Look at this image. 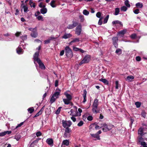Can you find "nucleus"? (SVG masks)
Here are the masks:
<instances>
[{
    "instance_id": "15",
    "label": "nucleus",
    "mask_w": 147,
    "mask_h": 147,
    "mask_svg": "<svg viewBox=\"0 0 147 147\" xmlns=\"http://www.w3.org/2000/svg\"><path fill=\"white\" fill-rule=\"evenodd\" d=\"M64 94L65 96L66 99H69V100H71L72 99V97L71 95L68 93L67 92L64 93Z\"/></svg>"
},
{
    "instance_id": "32",
    "label": "nucleus",
    "mask_w": 147,
    "mask_h": 147,
    "mask_svg": "<svg viewBox=\"0 0 147 147\" xmlns=\"http://www.w3.org/2000/svg\"><path fill=\"white\" fill-rule=\"evenodd\" d=\"M29 5L31 7H33L34 8L35 7L36 5L31 0L29 1Z\"/></svg>"
},
{
    "instance_id": "12",
    "label": "nucleus",
    "mask_w": 147,
    "mask_h": 147,
    "mask_svg": "<svg viewBox=\"0 0 147 147\" xmlns=\"http://www.w3.org/2000/svg\"><path fill=\"white\" fill-rule=\"evenodd\" d=\"M46 142L49 145L52 146L53 145V140L52 138H48L46 141Z\"/></svg>"
},
{
    "instance_id": "23",
    "label": "nucleus",
    "mask_w": 147,
    "mask_h": 147,
    "mask_svg": "<svg viewBox=\"0 0 147 147\" xmlns=\"http://www.w3.org/2000/svg\"><path fill=\"white\" fill-rule=\"evenodd\" d=\"M95 123L91 124L89 126V129L90 131H92V130H94L95 124Z\"/></svg>"
},
{
    "instance_id": "21",
    "label": "nucleus",
    "mask_w": 147,
    "mask_h": 147,
    "mask_svg": "<svg viewBox=\"0 0 147 147\" xmlns=\"http://www.w3.org/2000/svg\"><path fill=\"white\" fill-rule=\"evenodd\" d=\"M71 100H69V99L66 98L63 99V101L64 102V104L66 105H69L70 103V101Z\"/></svg>"
},
{
    "instance_id": "17",
    "label": "nucleus",
    "mask_w": 147,
    "mask_h": 147,
    "mask_svg": "<svg viewBox=\"0 0 147 147\" xmlns=\"http://www.w3.org/2000/svg\"><path fill=\"white\" fill-rule=\"evenodd\" d=\"M90 135L93 138H96L97 140H100V136L98 135L97 133L95 134H90Z\"/></svg>"
},
{
    "instance_id": "8",
    "label": "nucleus",
    "mask_w": 147,
    "mask_h": 147,
    "mask_svg": "<svg viewBox=\"0 0 147 147\" xmlns=\"http://www.w3.org/2000/svg\"><path fill=\"white\" fill-rule=\"evenodd\" d=\"M30 35L33 37L36 38L38 35L36 28L35 27L33 29L32 31L30 34Z\"/></svg>"
},
{
    "instance_id": "57",
    "label": "nucleus",
    "mask_w": 147,
    "mask_h": 147,
    "mask_svg": "<svg viewBox=\"0 0 147 147\" xmlns=\"http://www.w3.org/2000/svg\"><path fill=\"white\" fill-rule=\"evenodd\" d=\"M39 7L40 8H44L45 7V5H43L42 3L41 2L39 4Z\"/></svg>"
},
{
    "instance_id": "27",
    "label": "nucleus",
    "mask_w": 147,
    "mask_h": 147,
    "mask_svg": "<svg viewBox=\"0 0 147 147\" xmlns=\"http://www.w3.org/2000/svg\"><path fill=\"white\" fill-rule=\"evenodd\" d=\"M55 96L53 95L50 99V102L51 104L53 103V102L55 101L56 100L57 98L56 97L55 98Z\"/></svg>"
},
{
    "instance_id": "47",
    "label": "nucleus",
    "mask_w": 147,
    "mask_h": 147,
    "mask_svg": "<svg viewBox=\"0 0 147 147\" xmlns=\"http://www.w3.org/2000/svg\"><path fill=\"white\" fill-rule=\"evenodd\" d=\"M70 135V134H69L68 133H66L65 132H64V134L63 135V137L65 138H67Z\"/></svg>"
},
{
    "instance_id": "6",
    "label": "nucleus",
    "mask_w": 147,
    "mask_h": 147,
    "mask_svg": "<svg viewBox=\"0 0 147 147\" xmlns=\"http://www.w3.org/2000/svg\"><path fill=\"white\" fill-rule=\"evenodd\" d=\"M72 22V24H70L68 25L67 26V28L69 29H72L77 26L78 24V22L74 20H73Z\"/></svg>"
},
{
    "instance_id": "56",
    "label": "nucleus",
    "mask_w": 147,
    "mask_h": 147,
    "mask_svg": "<svg viewBox=\"0 0 147 147\" xmlns=\"http://www.w3.org/2000/svg\"><path fill=\"white\" fill-rule=\"evenodd\" d=\"M36 135L38 137L42 135V133L40 131H38L36 132Z\"/></svg>"
},
{
    "instance_id": "9",
    "label": "nucleus",
    "mask_w": 147,
    "mask_h": 147,
    "mask_svg": "<svg viewBox=\"0 0 147 147\" xmlns=\"http://www.w3.org/2000/svg\"><path fill=\"white\" fill-rule=\"evenodd\" d=\"M61 90H60L59 89V88H57L56 90V91H55L53 95L54 96H55L56 97V98H59V96L60 95V93H61Z\"/></svg>"
},
{
    "instance_id": "37",
    "label": "nucleus",
    "mask_w": 147,
    "mask_h": 147,
    "mask_svg": "<svg viewBox=\"0 0 147 147\" xmlns=\"http://www.w3.org/2000/svg\"><path fill=\"white\" fill-rule=\"evenodd\" d=\"M55 1L54 0H53L51 1L50 3V5L53 7H56V5H55Z\"/></svg>"
},
{
    "instance_id": "41",
    "label": "nucleus",
    "mask_w": 147,
    "mask_h": 147,
    "mask_svg": "<svg viewBox=\"0 0 147 147\" xmlns=\"http://www.w3.org/2000/svg\"><path fill=\"white\" fill-rule=\"evenodd\" d=\"M130 37L132 39H135L137 37V35L135 34H131Z\"/></svg>"
},
{
    "instance_id": "61",
    "label": "nucleus",
    "mask_w": 147,
    "mask_h": 147,
    "mask_svg": "<svg viewBox=\"0 0 147 147\" xmlns=\"http://www.w3.org/2000/svg\"><path fill=\"white\" fill-rule=\"evenodd\" d=\"M73 50L75 51H79V48L75 47L74 46L73 47Z\"/></svg>"
},
{
    "instance_id": "58",
    "label": "nucleus",
    "mask_w": 147,
    "mask_h": 147,
    "mask_svg": "<svg viewBox=\"0 0 147 147\" xmlns=\"http://www.w3.org/2000/svg\"><path fill=\"white\" fill-rule=\"evenodd\" d=\"M72 41L73 43H74L76 42H79V40L78 38H75Z\"/></svg>"
},
{
    "instance_id": "16",
    "label": "nucleus",
    "mask_w": 147,
    "mask_h": 147,
    "mask_svg": "<svg viewBox=\"0 0 147 147\" xmlns=\"http://www.w3.org/2000/svg\"><path fill=\"white\" fill-rule=\"evenodd\" d=\"M98 100L97 99H95L94 100V101L93 102L92 106L95 107L97 108L98 106Z\"/></svg>"
},
{
    "instance_id": "53",
    "label": "nucleus",
    "mask_w": 147,
    "mask_h": 147,
    "mask_svg": "<svg viewBox=\"0 0 147 147\" xmlns=\"http://www.w3.org/2000/svg\"><path fill=\"white\" fill-rule=\"evenodd\" d=\"M115 84H116L115 88L116 89H117L119 88L118 87H119V86L118 81H116L115 82Z\"/></svg>"
},
{
    "instance_id": "20",
    "label": "nucleus",
    "mask_w": 147,
    "mask_h": 147,
    "mask_svg": "<svg viewBox=\"0 0 147 147\" xmlns=\"http://www.w3.org/2000/svg\"><path fill=\"white\" fill-rule=\"evenodd\" d=\"M136 6L138 8H142L143 6V5L142 3L138 2L136 4Z\"/></svg>"
},
{
    "instance_id": "1",
    "label": "nucleus",
    "mask_w": 147,
    "mask_h": 147,
    "mask_svg": "<svg viewBox=\"0 0 147 147\" xmlns=\"http://www.w3.org/2000/svg\"><path fill=\"white\" fill-rule=\"evenodd\" d=\"M65 55L66 56L69 58H71L73 55L71 49L69 46H67L65 48Z\"/></svg>"
},
{
    "instance_id": "3",
    "label": "nucleus",
    "mask_w": 147,
    "mask_h": 147,
    "mask_svg": "<svg viewBox=\"0 0 147 147\" xmlns=\"http://www.w3.org/2000/svg\"><path fill=\"white\" fill-rule=\"evenodd\" d=\"M62 126L64 128L69 127L72 124V123L70 120L67 121L63 120L62 121Z\"/></svg>"
},
{
    "instance_id": "59",
    "label": "nucleus",
    "mask_w": 147,
    "mask_h": 147,
    "mask_svg": "<svg viewBox=\"0 0 147 147\" xmlns=\"http://www.w3.org/2000/svg\"><path fill=\"white\" fill-rule=\"evenodd\" d=\"M134 12L135 14H138L139 13V10L138 9H136L134 11Z\"/></svg>"
},
{
    "instance_id": "31",
    "label": "nucleus",
    "mask_w": 147,
    "mask_h": 147,
    "mask_svg": "<svg viewBox=\"0 0 147 147\" xmlns=\"http://www.w3.org/2000/svg\"><path fill=\"white\" fill-rule=\"evenodd\" d=\"M65 132L66 133L70 134L71 131V130L70 128L69 127H66L65 128Z\"/></svg>"
},
{
    "instance_id": "25",
    "label": "nucleus",
    "mask_w": 147,
    "mask_h": 147,
    "mask_svg": "<svg viewBox=\"0 0 147 147\" xmlns=\"http://www.w3.org/2000/svg\"><path fill=\"white\" fill-rule=\"evenodd\" d=\"M143 128H140L139 129L138 131V134H140L141 136H142L143 135Z\"/></svg>"
},
{
    "instance_id": "34",
    "label": "nucleus",
    "mask_w": 147,
    "mask_h": 147,
    "mask_svg": "<svg viewBox=\"0 0 147 147\" xmlns=\"http://www.w3.org/2000/svg\"><path fill=\"white\" fill-rule=\"evenodd\" d=\"M126 30H121L119 32L118 34H121L123 35L124 34L126 33Z\"/></svg>"
},
{
    "instance_id": "50",
    "label": "nucleus",
    "mask_w": 147,
    "mask_h": 147,
    "mask_svg": "<svg viewBox=\"0 0 147 147\" xmlns=\"http://www.w3.org/2000/svg\"><path fill=\"white\" fill-rule=\"evenodd\" d=\"M62 108L61 107H59L58 108V109H57V111L55 113L57 114H59L60 113V111H61V109Z\"/></svg>"
},
{
    "instance_id": "4",
    "label": "nucleus",
    "mask_w": 147,
    "mask_h": 147,
    "mask_svg": "<svg viewBox=\"0 0 147 147\" xmlns=\"http://www.w3.org/2000/svg\"><path fill=\"white\" fill-rule=\"evenodd\" d=\"M82 31V26L81 24L78 23L76 28L75 34L78 35L80 34Z\"/></svg>"
},
{
    "instance_id": "43",
    "label": "nucleus",
    "mask_w": 147,
    "mask_h": 147,
    "mask_svg": "<svg viewBox=\"0 0 147 147\" xmlns=\"http://www.w3.org/2000/svg\"><path fill=\"white\" fill-rule=\"evenodd\" d=\"M83 14L85 15H88L89 14V12L86 9H84L83 12Z\"/></svg>"
},
{
    "instance_id": "45",
    "label": "nucleus",
    "mask_w": 147,
    "mask_h": 147,
    "mask_svg": "<svg viewBox=\"0 0 147 147\" xmlns=\"http://www.w3.org/2000/svg\"><path fill=\"white\" fill-rule=\"evenodd\" d=\"M79 17L80 19V22H83L84 20V16L82 15H80L79 16Z\"/></svg>"
},
{
    "instance_id": "38",
    "label": "nucleus",
    "mask_w": 147,
    "mask_h": 147,
    "mask_svg": "<svg viewBox=\"0 0 147 147\" xmlns=\"http://www.w3.org/2000/svg\"><path fill=\"white\" fill-rule=\"evenodd\" d=\"M127 8L126 6H123L121 8V11H125L127 10Z\"/></svg>"
},
{
    "instance_id": "39",
    "label": "nucleus",
    "mask_w": 147,
    "mask_h": 147,
    "mask_svg": "<svg viewBox=\"0 0 147 147\" xmlns=\"http://www.w3.org/2000/svg\"><path fill=\"white\" fill-rule=\"evenodd\" d=\"M135 105L136 106V107L137 108H139L141 105V102H136L135 103Z\"/></svg>"
},
{
    "instance_id": "7",
    "label": "nucleus",
    "mask_w": 147,
    "mask_h": 147,
    "mask_svg": "<svg viewBox=\"0 0 147 147\" xmlns=\"http://www.w3.org/2000/svg\"><path fill=\"white\" fill-rule=\"evenodd\" d=\"M113 44L116 48H117L118 47V38L117 36L113 37L112 39Z\"/></svg>"
},
{
    "instance_id": "42",
    "label": "nucleus",
    "mask_w": 147,
    "mask_h": 147,
    "mask_svg": "<svg viewBox=\"0 0 147 147\" xmlns=\"http://www.w3.org/2000/svg\"><path fill=\"white\" fill-rule=\"evenodd\" d=\"M22 49L21 48L18 47L17 49V52L18 54H20L22 52Z\"/></svg>"
},
{
    "instance_id": "40",
    "label": "nucleus",
    "mask_w": 147,
    "mask_h": 147,
    "mask_svg": "<svg viewBox=\"0 0 147 147\" xmlns=\"http://www.w3.org/2000/svg\"><path fill=\"white\" fill-rule=\"evenodd\" d=\"M134 79V77L132 76H128L127 77V79L129 81H131V80H132Z\"/></svg>"
},
{
    "instance_id": "36",
    "label": "nucleus",
    "mask_w": 147,
    "mask_h": 147,
    "mask_svg": "<svg viewBox=\"0 0 147 147\" xmlns=\"http://www.w3.org/2000/svg\"><path fill=\"white\" fill-rule=\"evenodd\" d=\"M125 4L126 7H130V4L129 3L128 0H126L124 2Z\"/></svg>"
},
{
    "instance_id": "19",
    "label": "nucleus",
    "mask_w": 147,
    "mask_h": 147,
    "mask_svg": "<svg viewBox=\"0 0 147 147\" xmlns=\"http://www.w3.org/2000/svg\"><path fill=\"white\" fill-rule=\"evenodd\" d=\"M113 25L117 24H119L121 26H123V24L122 22L118 20L113 21L112 22Z\"/></svg>"
},
{
    "instance_id": "35",
    "label": "nucleus",
    "mask_w": 147,
    "mask_h": 147,
    "mask_svg": "<svg viewBox=\"0 0 147 147\" xmlns=\"http://www.w3.org/2000/svg\"><path fill=\"white\" fill-rule=\"evenodd\" d=\"M109 15H107V16L106 17L104 18L103 21V22L104 24L106 23L107 22L109 18Z\"/></svg>"
},
{
    "instance_id": "60",
    "label": "nucleus",
    "mask_w": 147,
    "mask_h": 147,
    "mask_svg": "<svg viewBox=\"0 0 147 147\" xmlns=\"http://www.w3.org/2000/svg\"><path fill=\"white\" fill-rule=\"evenodd\" d=\"M42 114L40 113V112L39 111L38 113H37L36 115H34V118H35L36 117H38V116H39L40 115H41Z\"/></svg>"
},
{
    "instance_id": "29",
    "label": "nucleus",
    "mask_w": 147,
    "mask_h": 147,
    "mask_svg": "<svg viewBox=\"0 0 147 147\" xmlns=\"http://www.w3.org/2000/svg\"><path fill=\"white\" fill-rule=\"evenodd\" d=\"M21 8L24 9V12H26L28 9V7L26 5H24L22 6V5L21 6Z\"/></svg>"
},
{
    "instance_id": "5",
    "label": "nucleus",
    "mask_w": 147,
    "mask_h": 147,
    "mask_svg": "<svg viewBox=\"0 0 147 147\" xmlns=\"http://www.w3.org/2000/svg\"><path fill=\"white\" fill-rule=\"evenodd\" d=\"M103 127L102 128V130L104 132H106L107 131L110 130L111 129V127L110 126L108 125L106 123H103L102 125L100 127V128Z\"/></svg>"
},
{
    "instance_id": "48",
    "label": "nucleus",
    "mask_w": 147,
    "mask_h": 147,
    "mask_svg": "<svg viewBox=\"0 0 147 147\" xmlns=\"http://www.w3.org/2000/svg\"><path fill=\"white\" fill-rule=\"evenodd\" d=\"M142 116L144 118H145L146 115V112L144 111H143L141 113Z\"/></svg>"
},
{
    "instance_id": "2",
    "label": "nucleus",
    "mask_w": 147,
    "mask_h": 147,
    "mask_svg": "<svg viewBox=\"0 0 147 147\" xmlns=\"http://www.w3.org/2000/svg\"><path fill=\"white\" fill-rule=\"evenodd\" d=\"M90 59V56L89 55H87L79 63V65H81L84 63H87L89 62Z\"/></svg>"
},
{
    "instance_id": "44",
    "label": "nucleus",
    "mask_w": 147,
    "mask_h": 147,
    "mask_svg": "<svg viewBox=\"0 0 147 147\" xmlns=\"http://www.w3.org/2000/svg\"><path fill=\"white\" fill-rule=\"evenodd\" d=\"M103 19V17H102L101 18H100L99 19L98 24L99 25H101L102 24V20Z\"/></svg>"
},
{
    "instance_id": "46",
    "label": "nucleus",
    "mask_w": 147,
    "mask_h": 147,
    "mask_svg": "<svg viewBox=\"0 0 147 147\" xmlns=\"http://www.w3.org/2000/svg\"><path fill=\"white\" fill-rule=\"evenodd\" d=\"M140 144L143 147H147V144L144 142H141Z\"/></svg>"
},
{
    "instance_id": "11",
    "label": "nucleus",
    "mask_w": 147,
    "mask_h": 147,
    "mask_svg": "<svg viewBox=\"0 0 147 147\" xmlns=\"http://www.w3.org/2000/svg\"><path fill=\"white\" fill-rule=\"evenodd\" d=\"M37 62L38 63L41 69H45V67L40 60H38V61H37Z\"/></svg>"
},
{
    "instance_id": "52",
    "label": "nucleus",
    "mask_w": 147,
    "mask_h": 147,
    "mask_svg": "<svg viewBox=\"0 0 147 147\" xmlns=\"http://www.w3.org/2000/svg\"><path fill=\"white\" fill-rule=\"evenodd\" d=\"M96 16L98 18H100V17H101V13L100 12H98L96 14Z\"/></svg>"
},
{
    "instance_id": "64",
    "label": "nucleus",
    "mask_w": 147,
    "mask_h": 147,
    "mask_svg": "<svg viewBox=\"0 0 147 147\" xmlns=\"http://www.w3.org/2000/svg\"><path fill=\"white\" fill-rule=\"evenodd\" d=\"M21 37L23 40H25L27 39V36L26 35H24L23 36H21Z\"/></svg>"
},
{
    "instance_id": "63",
    "label": "nucleus",
    "mask_w": 147,
    "mask_h": 147,
    "mask_svg": "<svg viewBox=\"0 0 147 147\" xmlns=\"http://www.w3.org/2000/svg\"><path fill=\"white\" fill-rule=\"evenodd\" d=\"M37 18L38 20H43V18L41 16H38Z\"/></svg>"
},
{
    "instance_id": "18",
    "label": "nucleus",
    "mask_w": 147,
    "mask_h": 147,
    "mask_svg": "<svg viewBox=\"0 0 147 147\" xmlns=\"http://www.w3.org/2000/svg\"><path fill=\"white\" fill-rule=\"evenodd\" d=\"M69 140H63L62 143V144H63L66 146H68L69 145Z\"/></svg>"
},
{
    "instance_id": "49",
    "label": "nucleus",
    "mask_w": 147,
    "mask_h": 147,
    "mask_svg": "<svg viewBox=\"0 0 147 147\" xmlns=\"http://www.w3.org/2000/svg\"><path fill=\"white\" fill-rule=\"evenodd\" d=\"M84 124V122L83 121H80L78 124V126L79 127H80L82 126L83 124Z\"/></svg>"
},
{
    "instance_id": "26",
    "label": "nucleus",
    "mask_w": 147,
    "mask_h": 147,
    "mask_svg": "<svg viewBox=\"0 0 147 147\" xmlns=\"http://www.w3.org/2000/svg\"><path fill=\"white\" fill-rule=\"evenodd\" d=\"M120 11V9L119 8H116L115 9V12L114 15H118Z\"/></svg>"
},
{
    "instance_id": "24",
    "label": "nucleus",
    "mask_w": 147,
    "mask_h": 147,
    "mask_svg": "<svg viewBox=\"0 0 147 147\" xmlns=\"http://www.w3.org/2000/svg\"><path fill=\"white\" fill-rule=\"evenodd\" d=\"M40 11L41 13L44 14L47 12V9L46 8H45V7L41 9Z\"/></svg>"
},
{
    "instance_id": "28",
    "label": "nucleus",
    "mask_w": 147,
    "mask_h": 147,
    "mask_svg": "<svg viewBox=\"0 0 147 147\" xmlns=\"http://www.w3.org/2000/svg\"><path fill=\"white\" fill-rule=\"evenodd\" d=\"M28 110L30 113L31 114L34 112V109L33 107H31L29 108Z\"/></svg>"
},
{
    "instance_id": "10",
    "label": "nucleus",
    "mask_w": 147,
    "mask_h": 147,
    "mask_svg": "<svg viewBox=\"0 0 147 147\" xmlns=\"http://www.w3.org/2000/svg\"><path fill=\"white\" fill-rule=\"evenodd\" d=\"M39 52H35L34 55L33 59L34 61H36L37 62L38 61V60L40 59L38 58Z\"/></svg>"
},
{
    "instance_id": "62",
    "label": "nucleus",
    "mask_w": 147,
    "mask_h": 147,
    "mask_svg": "<svg viewBox=\"0 0 147 147\" xmlns=\"http://www.w3.org/2000/svg\"><path fill=\"white\" fill-rule=\"evenodd\" d=\"M136 60L138 61H141V58L140 56H137L136 57Z\"/></svg>"
},
{
    "instance_id": "14",
    "label": "nucleus",
    "mask_w": 147,
    "mask_h": 147,
    "mask_svg": "<svg viewBox=\"0 0 147 147\" xmlns=\"http://www.w3.org/2000/svg\"><path fill=\"white\" fill-rule=\"evenodd\" d=\"M86 94H87V91L86 90L84 89L83 90V94H82L84 98V100L83 101V102H85L86 101Z\"/></svg>"
},
{
    "instance_id": "13",
    "label": "nucleus",
    "mask_w": 147,
    "mask_h": 147,
    "mask_svg": "<svg viewBox=\"0 0 147 147\" xmlns=\"http://www.w3.org/2000/svg\"><path fill=\"white\" fill-rule=\"evenodd\" d=\"M72 36V35L71 34L69 33V34H66L65 33V34L62 37V38H64L65 39H66L68 38H70Z\"/></svg>"
},
{
    "instance_id": "55",
    "label": "nucleus",
    "mask_w": 147,
    "mask_h": 147,
    "mask_svg": "<svg viewBox=\"0 0 147 147\" xmlns=\"http://www.w3.org/2000/svg\"><path fill=\"white\" fill-rule=\"evenodd\" d=\"M24 122H21V123L20 124H18L17 126H16V127L15 128V129H17V128H18V127H21V126H22L24 124Z\"/></svg>"
},
{
    "instance_id": "51",
    "label": "nucleus",
    "mask_w": 147,
    "mask_h": 147,
    "mask_svg": "<svg viewBox=\"0 0 147 147\" xmlns=\"http://www.w3.org/2000/svg\"><path fill=\"white\" fill-rule=\"evenodd\" d=\"M97 108H95L94 107H93L92 109V111L93 113H97L98 112V111H97L96 110Z\"/></svg>"
},
{
    "instance_id": "33",
    "label": "nucleus",
    "mask_w": 147,
    "mask_h": 147,
    "mask_svg": "<svg viewBox=\"0 0 147 147\" xmlns=\"http://www.w3.org/2000/svg\"><path fill=\"white\" fill-rule=\"evenodd\" d=\"M122 53V50L120 49H117L115 51V53L118 54L120 55L121 53Z\"/></svg>"
},
{
    "instance_id": "54",
    "label": "nucleus",
    "mask_w": 147,
    "mask_h": 147,
    "mask_svg": "<svg viewBox=\"0 0 147 147\" xmlns=\"http://www.w3.org/2000/svg\"><path fill=\"white\" fill-rule=\"evenodd\" d=\"M87 119L88 120L91 121L93 119V117L92 116L90 115L87 117Z\"/></svg>"
},
{
    "instance_id": "22",
    "label": "nucleus",
    "mask_w": 147,
    "mask_h": 147,
    "mask_svg": "<svg viewBox=\"0 0 147 147\" xmlns=\"http://www.w3.org/2000/svg\"><path fill=\"white\" fill-rule=\"evenodd\" d=\"M100 81L102 82L105 84L108 85L109 84V81L105 79L101 78L99 80Z\"/></svg>"
},
{
    "instance_id": "30",
    "label": "nucleus",
    "mask_w": 147,
    "mask_h": 147,
    "mask_svg": "<svg viewBox=\"0 0 147 147\" xmlns=\"http://www.w3.org/2000/svg\"><path fill=\"white\" fill-rule=\"evenodd\" d=\"M38 140H36L32 142L30 144L31 147H34V146L38 142Z\"/></svg>"
}]
</instances>
